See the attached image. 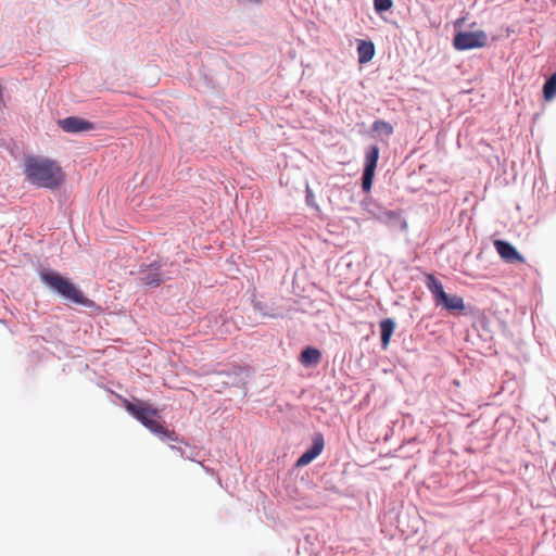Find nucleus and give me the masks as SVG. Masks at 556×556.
Returning a JSON list of instances; mask_svg holds the SVG:
<instances>
[{"instance_id":"1","label":"nucleus","mask_w":556,"mask_h":556,"mask_svg":"<svg viewBox=\"0 0 556 556\" xmlns=\"http://www.w3.org/2000/svg\"><path fill=\"white\" fill-rule=\"evenodd\" d=\"M24 172L27 180L38 188L55 189L65 177L56 161L42 156L26 157Z\"/></svg>"},{"instance_id":"2","label":"nucleus","mask_w":556,"mask_h":556,"mask_svg":"<svg viewBox=\"0 0 556 556\" xmlns=\"http://www.w3.org/2000/svg\"><path fill=\"white\" fill-rule=\"evenodd\" d=\"M41 280L45 285L72 303L83 306H91L92 304V301L85 296L83 291L76 285L58 273H43L41 274Z\"/></svg>"},{"instance_id":"3","label":"nucleus","mask_w":556,"mask_h":556,"mask_svg":"<svg viewBox=\"0 0 556 556\" xmlns=\"http://www.w3.org/2000/svg\"><path fill=\"white\" fill-rule=\"evenodd\" d=\"M125 407L135 418H137L147 429L155 434H162L173 439L174 432H169L159 420V412L146 403L126 402Z\"/></svg>"},{"instance_id":"4","label":"nucleus","mask_w":556,"mask_h":556,"mask_svg":"<svg viewBox=\"0 0 556 556\" xmlns=\"http://www.w3.org/2000/svg\"><path fill=\"white\" fill-rule=\"evenodd\" d=\"M379 148L377 146H371L366 150L365 153V164L362 177V189L364 192H369L372 186V180L375 177V170L377 167L378 159H379Z\"/></svg>"},{"instance_id":"5","label":"nucleus","mask_w":556,"mask_h":556,"mask_svg":"<svg viewBox=\"0 0 556 556\" xmlns=\"http://www.w3.org/2000/svg\"><path fill=\"white\" fill-rule=\"evenodd\" d=\"M488 36L484 31H460L454 37V48L467 50L482 48L486 45Z\"/></svg>"},{"instance_id":"6","label":"nucleus","mask_w":556,"mask_h":556,"mask_svg":"<svg viewBox=\"0 0 556 556\" xmlns=\"http://www.w3.org/2000/svg\"><path fill=\"white\" fill-rule=\"evenodd\" d=\"M494 248L501 258L506 263L522 264L526 262L525 257L517 251V249L507 241L495 240Z\"/></svg>"},{"instance_id":"7","label":"nucleus","mask_w":556,"mask_h":556,"mask_svg":"<svg viewBox=\"0 0 556 556\" xmlns=\"http://www.w3.org/2000/svg\"><path fill=\"white\" fill-rule=\"evenodd\" d=\"M325 441L321 433H315L312 440V446L304 452L296 460L298 467H303L319 456L324 450Z\"/></svg>"},{"instance_id":"8","label":"nucleus","mask_w":556,"mask_h":556,"mask_svg":"<svg viewBox=\"0 0 556 556\" xmlns=\"http://www.w3.org/2000/svg\"><path fill=\"white\" fill-rule=\"evenodd\" d=\"M427 287L433 294L437 304H443L446 309H452V300L445 293L442 283L433 276H427Z\"/></svg>"},{"instance_id":"9","label":"nucleus","mask_w":556,"mask_h":556,"mask_svg":"<svg viewBox=\"0 0 556 556\" xmlns=\"http://www.w3.org/2000/svg\"><path fill=\"white\" fill-rule=\"evenodd\" d=\"M59 125L66 132H83L94 128L92 123L75 116L59 121Z\"/></svg>"},{"instance_id":"10","label":"nucleus","mask_w":556,"mask_h":556,"mask_svg":"<svg viewBox=\"0 0 556 556\" xmlns=\"http://www.w3.org/2000/svg\"><path fill=\"white\" fill-rule=\"evenodd\" d=\"M358 62L361 64L369 62L375 55V46L371 41L358 40L357 45Z\"/></svg>"},{"instance_id":"11","label":"nucleus","mask_w":556,"mask_h":556,"mask_svg":"<svg viewBox=\"0 0 556 556\" xmlns=\"http://www.w3.org/2000/svg\"><path fill=\"white\" fill-rule=\"evenodd\" d=\"M140 280L146 286L156 287L160 286L164 279L159 273V268L152 265V267L149 268L148 270L141 271Z\"/></svg>"},{"instance_id":"12","label":"nucleus","mask_w":556,"mask_h":556,"mask_svg":"<svg viewBox=\"0 0 556 556\" xmlns=\"http://www.w3.org/2000/svg\"><path fill=\"white\" fill-rule=\"evenodd\" d=\"M395 329V323L391 318H386L380 321L381 331V345L386 350L389 346L391 337Z\"/></svg>"},{"instance_id":"13","label":"nucleus","mask_w":556,"mask_h":556,"mask_svg":"<svg viewBox=\"0 0 556 556\" xmlns=\"http://www.w3.org/2000/svg\"><path fill=\"white\" fill-rule=\"evenodd\" d=\"M321 353L315 348H306L302 351L300 362L303 366L317 365L320 362Z\"/></svg>"},{"instance_id":"14","label":"nucleus","mask_w":556,"mask_h":556,"mask_svg":"<svg viewBox=\"0 0 556 556\" xmlns=\"http://www.w3.org/2000/svg\"><path fill=\"white\" fill-rule=\"evenodd\" d=\"M543 97L549 102L556 97V73H554L543 86Z\"/></svg>"},{"instance_id":"15","label":"nucleus","mask_w":556,"mask_h":556,"mask_svg":"<svg viewBox=\"0 0 556 556\" xmlns=\"http://www.w3.org/2000/svg\"><path fill=\"white\" fill-rule=\"evenodd\" d=\"M372 130L380 136L390 137L393 134L394 128L390 123L382 119H378L374 122Z\"/></svg>"},{"instance_id":"16","label":"nucleus","mask_w":556,"mask_h":556,"mask_svg":"<svg viewBox=\"0 0 556 556\" xmlns=\"http://www.w3.org/2000/svg\"><path fill=\"white\" fill-rule=\"evenodd\" d=\"M392 0H374L375 10L377 12H384L391 9Z\"/></svg>"},{"instance_id":"17","label":"nucleus","mask_w":556,"mask_h":556,"mask_svg":"<svg viewBox=\"0 0 556 556\" xmlns=\"http://www.w3.org/2000/svg\"><path fill=\"white\" fill-rule=\"evenodd\" d=\"M384 216L390 220H394V222L401 220V214L395 211H388V212H386Z\"/></svg>"},{"instance_id":"18","label":"nucleus","mask_w":556,"mask_h":556,"mask_svg":"<svg viewBox=\"0 0 556 556\" xmlns=\"http://www.w3.org/2000/svg\"><path fill=\"white\" fill-rule=\"evenodd\" d=\"M464 308V301L462 298L454 296V311L455 309H463Z\"/></svg>"}]
</instances>
